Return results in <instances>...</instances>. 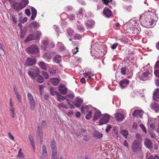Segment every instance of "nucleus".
<instances>
[{"label": "nucleus", "instance_id": "obj_42", "mask_svg": "<svg viewBox=\"0 0 159 159\" xmlns=\"http://www.w3.org/2000/svg\"><path fill=\"white\" fill-rule=\"evenodd\" d=\"M34 35L35 36V38L36 39H39L41 35V33L40 31H38L36 32V33L34 34Z\"/></svg>", "mask_w": 159, "mask_h": 159}, {"label": "nucleus", "instance_id": "obj_6", "mask_svg": "<svg viewBox=\"0 0 159 159\" xmlns=\"http://www.w3.org/2000/svg\"><path fill=\"white\" fill-rule=\"evenodd\" d=\"M26 51L28 53L34 54L38 52L39 49L37 46L34 44L28 47L27 48Z\"/></svg>", "mask_w": 159, "mask_h": 159}, {"label": "nucleus", "instance_id": "obj_64", "mask_svg": "<svg viewBox=\"0 0 159 159\" xmlns=\"http://www.w3.org/2000/svg\"><path fill=\"white\" fill-rule=\"evenodd\" d=\"M154 74L156 76L159 78V70H155Z\"/></svg>", "mask_w": 159, "mask_h": 159}, {"label": "nucleus", "instance_id": "obj_55", "mask_svg": "<svg viewBox=\"0 0 159 159\" xmlns=\"http://www.w3.org/2000/svg\"><path fill=\"white\" fill-rule=\"evenodd\" d=\"M11 17H12V19L14 23H16V22H17V19L16 17V16L14 15H13Z\"/></svg>", "mask_w": 159, "mask_h": 159}, {"label": "nucleus", "instance_id": "obj_56", "mask_svg": "<svg viewBox=\"0 0 159 159\" xmlns=\"http://www.w3.org/2000/svg\"><path fill=\"white\" fill-rule=\"evenodd\" d=\"M44 88V86L43 85H40L39 86V90L40 91V94H42V92L43 91V88Z\"/></svg>", "mask_w": 159, "mask_h": 159}, {"label": "nucleus", "instance_id": "obj_44", "mask_svg": "<svg viewBox=\"0 0 159 159\" xmlns=\"http://www.w3.org/2000/svg\"><path fill=\"white\" fill-rule=\"evenodd\" d=\"M50 93L52 95H56V94H57V93H58V92L54 91V89L53 88L51 87L50 89Z\"/></svg>", "mask_w": 159, "mask_h": 159}, {"label": "nucleus", "instance_id": "obj_14", "mask_svg": "<svg viewBox=\"0 0 159 159\" xmlns=\"http://www.w3.org/2000/svg\"><path fill=\"white\" fill-rule=\"evenodd\" d=\"M58 90L61 94L64 95L67 93V88L63 84H61L58 87Z\"/></svg>", "mask_w": 159, "mask_h": 159}, {"label": "nucleus", "instance_id": "obj_26", "mask_svg": "<svg viewBox=\"0 0 159 159\" xmlns=\"http://www.w3.org/2000/svg\"><path fill=\"white\" fill-rule=\"evenodd\" d=\"M115 116L116 119L120 121L122 120L124 118V115L121 113H117L115 114Z\"/></svg>", "mask_w": 159, "mask_h": 159}, {"label": "nucleus", "instance_id": "obj_20", "mask_svg": "<svg viewBox=\"0 0 159 159\" xmlns=\"http://www.w3.org/2000/svg\"><path fill=\"white\" fill-rule=\"evenodd\" d=\"M103 13L107 17H110L112 15V11L109 9L105 8L103 10Z\"/></svg>", "mask_w": 159, "mask_h": 159}, {"label": "nucleus", "instance_id": "obj_35", "mask_svg": "<svg viewBox=\"0 0 159 159\" xmlns=\"http://www.w3.org/2000/svg\"><path fill=\"white\" fill-rule=\"evenodd\" d=\"M43 57V58L45 59L46 60L48 61H49L51 59V57L50 55L48 53H46L44 54Z\"/></svg>", "mask_w": 159, "mask_h": 159}, {"label": "nucleus", "instance_id": "obj_1", "mask_svg": "<svg viewBox=\"0 0 159 159\" xmlns=\"http://www.w3.org/2000/svg\"><path fill=\"white\" fill-rule=\"evenodd\" d=\"M158 19V17L155 12L148 10L140 16V21L147 27L151 28L156 24Z\"/></svg>", "mask_w": 159, "mask_h": 159}, {"label": "nucleus", "instance_id": "obj_57", "mask_svg": "<svg viewBox=\"0 0 159 159\" xmlns=\"http://www.w3.org/2000/svg\"><path fill=\"white\" fill-rule=\"evenodd\" d=\"M103 3L106 5H107L108 3L111 2L112 0H102Z\"/></svg>", "mask_w": 159, "mask_h": 159}, {"label": "nucleus", "instance_id": "obj_25", "mask_svg": "<svg viewBox=\"0 0 159 159\" xmlns=\"http://www.w3.org/2000/svg\"><path fill=\"white\" fill-rule=\"evenodd\" d=\"M31 10L32 11V16L31 17V19L32 20H34L37 16V10L34 7H31Z\"/></svg>", "mask_w": 159, "mask_h": 159}, {"label": "nucleus", "instance_id": "obj_15", "mask_svg": "<svg viewBox=\"0 0 159 159\" xmlns=\"http://www.w3.org/2000/svg\"><path fill=\"white\" fill-rule=\"evenodd\" d=\"M95 111L94 113V115L93 118V120L95 121L99 118L101 116V113L100 111L96 108V110H94Z\"/></svg>", "mask_w": 159, "mask_h": 159}, {"label": "nucleus", "instance_id": "obj_52", "mask_svg": "<svg viewBox=\"0 0 159 159\" xmlns=\"http://www.w3.org/2000/svg\"><path fill=\"white\" fill-rule=\"evenodd\" d=\"M42 152L43 154H46L47 153V150L46 146L44 145L42 146Z\"/></svg>", "mask_w": 159, "mask_h": 159}, {"label": "nucleus", "instance_id": "obj_45", "mask_svg": "<svg viewBox=\"0 0 159 159\" xmlns=\"http://www.w3.org/2000/svg\"><path fill=\"white\" fill-rule=\"evenodd\" d=\"M121 134L125 137L126 138L128 134L127 130H123L121 131Z\"/></svg>", "mask_w": 159, "mask_h": 159}, {"label": "nucleus", "instance_id": "obj_30", "mask_svg": "<svg viewBox=\"0 0 159 159\" xmlns=\"http://www.w3.org/2000/svg\"><path fill=\"white\" fill-rule=\"evenodd\" d=\"M134 23H135L133 20H130L128 23L127 25V28H130L131 30H132L134 27Z\"/></svg>", "mask_w": 159, "mask_h": 159}, {"label": "nucleus", "instance_id": "obj_61", "mask_svg": "<svg viewBox=\"0 0 159 159\" xmlns=\"http://www.w3.org/2000/svg\"><path fill=\"white\" fill-rule=\"evenodd\" d=\"M73 53L75 54L78 52V48L77 47L75 48V49L72 50Z\"/></svg>", "mask_w": 159, "mask_h": 159}, {"label": "nucleus", "instance_id": "obj_24", "mask_svg": "<svg viewBox=\"0 0 159 159\" xmlns=\"http://www.w3.org/2000/svg\"><path fill=\"white\" fill-rule=\"evenodd\" d=\"M29 139L30 141V143L34 149L35 148V143L34 139L33 138V135L31 134H30L29 135Z\"/></svg>", "mask_w": 159, "mask_h": 159}, {"label": "nucleus", "instance_id": "obj_16", "mask_svg": "<svg viewBox=\"0 0 159 159\" xmlns=\"http://www.w3.org/2000/svg\"><path fill=\"white\" fill-rule=\"evenodd\" d=\"M95 22L92 20L88 21L85 23V25L88 29H90L92 28L94 25Z\"/></svg>", "mask_w": 159, "mask_h": 159}, {"label": "nucleus", "instance_id": "obj_60", "mask_svg": "<svg viewBox=\"0 0 159 159\" xmlns=\"http://www.w3.org/2000/svg\"><path fill=\"white\" fill-rule=\"evenodd\" d=\"M132 8V6L131 5H129L126 7V9L129 11L131 10Z\"/></svg>", "mask_w": 159, "mask_h": 159}, {"label": "nucleus", "instance_id": "obj_32", "mask_svg": "<svg viewBox=\"0 0 159 159\" xmlns=\"http://www.w3.org/2000/svg\"><path fill=\"white\" fill-rule=\"evenodd\" d=\"M93 135L94 137L98 139H100L102 137V134L97 131H94Z\"/></svg>", "mask_w": 159, "mask_h": 159}, {"label": "nucleus", "instance_id": "obj_5", "mask_svg": "<svg viewBox=\"0 0 159 159\" xmlns=\"http://www.w3.org/2000/svg\"><path fill=\"white\" fill-rule=\"evenodd\" d=\"M27 97L29 100L30 108L32 110H34L36 105L35 100L34 97L30 93H27Z\"/></svg>", "mask_w": 159, "mask_h": 159}, {"label": "nucleus", "instance_id": "obj_19", "mask_svg": "<svg viewBox=\"0 0 159 159\" xmlns=\"http://www.w3.org/2000/svg\"><path fill=\"white\" fill-rule=\"evenodd\" d=\"M143 114V112L139 110H135L133 113L132 115L133 116H139L140 118H142V116Z\"/></svg>", "mask_w": 159, "mask_h": 159}, {"label": "nucleus", "instance_id": "obj_12", "mask_svg": "<svg viewBox=\"0 0 159 159\" xmlns=\"http://www.w3.org/2000/svg\"><path fill=\"white\" fill-rule=\"evenodd\" d=\"M129 83V81L127 79H123L120 82V85L121 89H123L127 86Z\"/></svg>", "mask_w": 159, "mask_h": 159}, {"label": "nucleus", "instance_id": "obj_23", "mask_svg": "<svg viewBox=\"0 0 159 159\" xmlns=\"http://www.w3.org/2000/svg\"><path fill=\"white\" fill-rule=\"evenodd\" d=\"M153 98L155 101H157L159 98V89L157 88L153 93Z\"/></svg>", "mask_w": 159, "mask_h": 159}, {"label": "nucleus", "instance_id": "obj_50", "mask_svg": "<svg viewBox=\"0 0 159 159\" xmlns=\"http://www.w3.org/2000/svg\"><path fill=\"white\" fill-rule=\"evenodd\" d=\"M57 106L59 109H61V107L64 108H66L67 107L66 105L63 103L59 104Z\"/></svg>", "mask_w": 159, "mask_h": 159}, {"label": "nucleus", "instance_id": "obj_41", "mask_svg": "<svg viewBox=\"0 0 159 159\" xmlns=\"http://www.w3.org/2000/svg\"><path fill=\"white\" fill-rule=\"evenodd\" d=\"M43 78L41 75H39L37 79V81L39 83H42L44 82Z\"/></svg>", "mask_w": 159, "mask_h": 159}, {"label": "nucleus", "instance_id": "obj_47", "mask_svg": "<svg viewBox=\"0 0 159 159\" xmlns=\"http://www.w3.org/2000/svg\"><path fill=\"white\" fill-rule=\"evenodd\" d=\"M9 105L10 106L9 110L15 109V108L13 107V104L11 98H10L9 99Z\"/></svg>", "mask_w": 159, "mask_h": 159}, {"label": "nucleus", "instance_id": "obj_21", "mask_svg": "<svg viewBox=\"0 0 159 159\" xmlns=\"http://www.w3.org/2000/svg\"><path fill=\"white\" fill-rule=\"evenodd\" d=\"M151 108L153 110L156 112H157L159 110V106L156 103H152L151 104Z\"/></svg>", "mask_w": 159, "mask_h": 159}, {"label": "nucleus", "instance_id": "obj_59", "mask_svg": "<svg viewBox=\"0 0 159 159\" xmlns=\"http://www.w3.org/2000/svg\"><path fill=\"white\" fill-rule=\"evenodd\" d=\"M121 73L123 75L125 74V68L124 67H122L121 68Z\"/></svg>", "mask_w": 159, "mask_h": 159}, {"label": "nucleus", "instance_id": "obj_48", "mask_svg": "<svg viewBox=\"0 0 159 159\" xmlns=\"http://www.w3.org/2000/svg\"><path fill=\"white\" fill-rule=\"evenodd\" d=\"M83 11V10L82 8L80 9L79 11H78L77 16L80 18H81L83 16L82 12Z\"/></svg>", "mask_w": 159, "mask_h": 159}, {"label": "nucleus", "instance_id": "obj_40", "mask_svg": "<svg viewBox=\"0 0 159 159\" xmlns=\"http://www.w3.org/2000/svg\"><path fill=\"white\" fill-rule=\"evenodd\" d=\"M39 27V24L37 22H33L31 24V27L34 28H38Z\"/></svg>", "mask_w": 159, "mask_h": 159}, {"label": "nucleus", "instance_id": "obj_10", "mask_svg": "<svg viewBox=\"0 0 159 159\" xmlns=\"http://www.w3.org/2000/svg\"><path fill=\"white\" fill-rule=\"evenodd\" d=\"M110 116L107 114L102 115V117L99 121L100 125L105 124L108 123L109 120Z\"/></svg>", "mask_w": 159, "mask_h": 159}, {"label": "nucleus", "instance_id": "obj_11", "mask_svg": "<svg viewBox=\"0 0 159 159\" xmlns=\"http://www.w3.org/2000/svg\"><path fill=\"white\" fill-rule=\"evenodd\" d=\"M36 63L35 58L28 57L27 58L25 62V65L27 66H31Z\"/></svg>", "mask_w": 159, "mask_h": 159}, {"label": "nucleus", "instance_id": "obj_28", "mask_svg": "<svg viewBox=\"0 0 159 159\" xmlns=\"http://www.w3.org/2000/svg\"><path fill=\"white\" fill-rule=\"evenodd\" d=\"M134 27L131 31L134 34H138L141 30L140 28L137 26H136L135 25H134Z\"/></svg>", "mask_w": 159, "mask_h": 159}, {"label": "nucleus", "instance_id": "obj_7", "mask_svg": "<svg viewBox=\"0 0 159 159\" xmlns=\"http://www.w3.org/2000/svg\"><path fill=\"white\" fill-rule=\"evenodd\" d=\"M152 77L151 74L148 71L142 73L139 76V79L140 80L144 81L148 80Z\"/></svg>", "mask_w": 159, "mask_h": 159}, {"label": "nucleus", "instance_id": "obj_39", "mask_svg": "<svg viewBox=\"0 0 159 159\" xmlns=\"http://www.w3.org/2000/svg\"><path fill=\"white\" fill-rule=\"evenodd\" d=\"M39 65L42 69L44 70H47V67L46 65L44 62L42 61L39 62Z\"/></svg>", "mask_w": 159, "mask_h": 159}, {"label": "nucleus", "instance_id": "obj_29", "mask_svg": "<svg viewBox=\"0 0 159 159\" xmlns=\"http://www.w3.org/2000/svg\"><path fill=\"white\" fill-rule=\"evenodd\" d=\"M61 56L60 55H56L53 59V61L54 62L57 63H59L61 61Z\"/></svg>", "mask_w": 159, "mask_h": 159}, {"label": "nucleus", "instance_id": "obj_13", "mask_svg": "<svg viewBox=\"0 0 159 159\" xmlns=\"http://www.w3.org/2000/svg\"><path fill=\"white\" fill-rule=\"evenodd\" d=\"M37 137L39 138L40 143H43V134L42 133V129H40V128L39 126H38L37 127Z\"/></svg>", "mask_w": 159, "mask_h": 159}, {"label": "nucleus", "instance_id": "obj_63", "mask_svg": "<svg viewBox=\"0 0 159 159\" xmlns=\"http://www.w3.org/2000/svg\"><path fill=\"white\" fill-rule=\"evenodd\" d=\"M51 74L52 75H54L56 74V70H51L49 71Z\"/></svg>", "mask_w": 159, "mask_h": 159}, {"label": "nucleus", "instance_id": "obj_3", "mask_svg": "<svg viewBox=\"0 0 159 159\" xmlns=\"http://www.w3.org/2000/svg\"><path fill=\"white\" fill-rule=\"evenodd\" d=\"M29 2L28 0H22L19 3H14L12 4V7L15 10L19 11L24 8Z\"/></svg>", "mask_w": 159, "mask_h": 159}, {"label": "nucleus", "instance_id": "obj_18", "mask_svg": "<svg viewBox=\"0 0 159 159\" xmlns=\"http://www.w3.org/2000/svg\"><path fill=\"white\" fill-rule=\"evenodd\" d=\"M83 102V100L81 98H75L74 104L76 107H79Z\"/></svg>", "mask_w": 159, "mask_h": 159}, {"label": "nucleus", "instance_id": "obj_33", "mask_svg": "<svg viewBox=\"0 0 159 159\" xmlns=\"http://www.w3.org/2000/svg\"><path fill=\"white\" fill-rule=\"evenodd\" d=\"M83 75L85 78L91 79V76L93 75L94 74L91 71H88L84 73Z\"/></svg>", "mask_w": 159, "mask_h": 159}, {"label": "nucleus", "instance_id": "obj_4", "mask_svg": "<svg viewBox=\"0 0 159 159\" xmlns=\"http://www.w3.org/2000/svg\"><path fill=\"white\" fill-rule=\"evenodd\" d=\"M40 71L39 69L36 67H34L30 69L28 72V74L32 79L34 80L36 77L39 75Z\"/></svg>", "mask_w": 159, "mask_h": 159}, {"label": "nucleus", "instance_id": "obj_36", "mask_svg": "<svg viewBox=\"0 0 159 159\" xmlns=\"http://www.w3.org/2000/svg\"><path fill=\"white\" fill-rule=\"evenodd\" d=\"M33 40H36V38H35V36L34 34H29L27 37L26 41H29Z\"/></svg>", "mask_w": 159, "mask_h": 159}, {"label": "nucleus", "instance_id": "obj_37", "mask_svg": "<svg viewBox=\"0 0 159 159\" xmlns=\"http://www.w3.org/2000/svg\"><path fill=\"white\" fill-rule=\"evenodd\" d=\"M17 157L20 159H22L25 158V155L22 152V149L20 148L18 151V154Z\"/></svg>", "mask_w": 159, "mask_h": 159}, {"label": "nucleus", "instance_id": "obj_51", "mask_svg": "<svg viewBox=\"0 0 159 159\" xmlns=\"http://www.w3.org/2000/svg\"><path fill=\"white\" fill-rule=\"evenodd\" d=\"M11 112V116L13 118L15 117V109L10 110Z\"/></svg>", "mask_w": 159, "mask_h": 159}, {"label": "nucleus", "instance_id": "obj_38", "mask_svg": "<svg viewBox=\"0 0 159 159\" xmlns=\"http://www.w3.org/2000/svg\"><path fill=\"white\" fill-rule=\"evenodd\" d=\"M52 155L51 157V159H59V156L58 154L57 151L52 152Z\"/></svg>", "mask_w": 159, "mask_h": 159}, {"label": "nucleus", "instance_id": "obj_43", "mask_svg": "<svg viewBox=\"0 0 159 159\" xmlns=\"http://www.w3.org/2000/svg\"><path fill=\"white\" fill-rule=\"evenodd\" d=\"M27 20V18L26 17H25L22 19V17H20L19 18V21L20 22H21V23L24 24V23L26 22Z\"/></svg>", "mask_w": 159, "mask_h": 159}, {"label": "nucleus", "instance_id": "obj_17", "mask_svg": "<svg viewBox=\"0 0 159 159\" xmlns=\"http://www.w3.org/2000/svg\"><path fill=\"white\" fill-rule=\"evenodd\" d=\"M51 146L52 149V152L57 151L56 143L54 139H52L51 141Z\"/></svg>", "mask_w": 159, "mask_h": 159}, {"label": "nucleus", "instance_id": "obj_54", "mask_svg": "<svg viewBox=\"0 0 159 159\" xmlns=\"http://www.w3.org/2000/svg\"><path fill=\"white\" fill-rule=\"evenodd\" d=\"M140 126L142 129V130L145 132V133H146L147 130L145 126L143 124H141L140 125Z\"/></svg>", "mask_w": 159, "mask_h": 159}, {"label": "nucleus", "instance_id": "obj_8", "mask_svg": "<svg viewBox=\"0 0 159 159\" xmlns=\"http://www.w3.org/2000/svg\"><path fill=\"white\" fill-rule=\"evenodd\" d=\"M56 95L57 96V100L59 102H61L65 99H66V101L68 104H70V100L69 98H70V95L69 94L66 95L65 96H61L58 93H57Z\"/></svg>", "mask_w": 159, "mask_h": 159}, {"label": "nucleus", "instance_id": "obj_31", "mask_svg": "<svg viewBox=\"0 0 159 159\" xmlns=\"http://www.w3.org/2000/svg\"><path fill=\"white\" fill-rule=\"evenodd\" d=\"M50 82L54 85H57L59 82V80L57 78H53L50 80Z\"/></svg>", "mask_w": 159, "mask_h": 159}, {"label": "nucleus", "instance_id": "obj_46", "mask_svg": "<svg viewBox=\"0 0 159 159\" xmlns=\"http://www.w3.org/2000/svg\"><path fill=\"white\" fill-rule=\"evenodd\" d=\"M41 73L46 79L49 78V76L47 73L44 71H42Z\"/></svg>", "mask_w": 159, "mask_h": 159}, {"label": "nucleus", "instance_id": "obj_9", "mask_svg": "<svg viewBox=\"0 0 159 159\" xmlns=\"http://www.w3.org/2000/svg\"><path fill=\"white\" fill-rule=\"evenodd\" d=\"M132 148L135 152L139 150L141 148L140 143L138 140H135L132 145Z\"/></svg>", "mask_w": 159, "mask_h": 159}, {"label": "nucleus", "instance_id": "obj_27", "mask_svg": "<svg viewBox=\"0 0 159 159\" xmlns=\"http://www.w3.org/2000/svg\"><path fill=\"white\" fill-rule=\"evenodd\" d=\"M155 119L151 118L149 119L148 121V125H149L150 127L152 129H154L155 128V124L153 123H152V122H154Z\"/></svg>", "mask_w": 159, "mask_h": 159}, {"label": "nucleus", "instance_id": "obj_49", "mask_svg": "<svg viewBox=\"0 0 159 159\" xmlns=\"http://www.w3.org/2000/svg\"><path fill=\"white\" fill-rule=\"evenodd\" d=\"M147 159H159V157L157 155H153L151 156L149 158Z\"/></svg>", "mask_w": 159, "mask_h": 159}, {"label": "nucleus", "instance_id": "obj_53", "mask_svg": "<svg viewBox=\"0 0 159 159\" xmlns=\"http://www.w3.org/2000/svg\"><path fill=\"white\" fill-rule=\"evenodd\" d=\"M4 54V50L2 48L1 44H0V54L3 55Z\"/></svg>", "mask_w": 159, "mask_h": 159}, {"label": "nucleus", "instance_id": "obj_34", "mask_svg": "<svg viewBox=\"0 0 159 159\" xmlns=\"http://www.w3.org/2000/svg\"><path fill=\"white\" fill-rule=\"evenodd\" d=\"M57 46L60 51H62L65 49V47L63 45V44L61 42H58Z\"/></svg>", "mask_w": 159, "mask_h": 159}, {"label": "nucleus", "instance_id": "obj_58", "mask_svg": "<svg viewBox=\"0 0 159 159\" xmlns=\"http://www.w3.org/2000/svg\"><path fill=\"white\" fill-rule=\"evenodd\" d=\"M8 134L10 139H11L13 141H14V137L11 134L10 132L8 133Z\"/></svg>", "mask_w": 159, "mask_h": 159}, {"label": "nucleus", "instance_id": "obj_62", "mask_svg": "<svg viewBox=\"0 0 159 159\" xmlns=\"http://www.w3.org/2000/svg\"><path fill=\"white\" fill-rule=\"evenodd\" d=\"M75 38L76 39L80 40L81 38V35L80 34H76L75 36Z\"/></svg>", "mask_w": 159, "mask_h": 159}, {"label": "nucleus", "instance_id": "obj_2", "mask_svg": "<svg viewBox=\"0 0 159 159\" xmlns=\"http://www.w3.org/2000/svg\"><path fill=\"white\" fill-rule=\"evenodd\" d=\"M93 110H96V108L90 105L82 106L81 108L82 113L86 114L85 118L87 120H89L91 118L92 111Z\"/></svg>", "mask_w": 159, "mask_h": 159}, {"label": "nucleus", "instance_id": "obj_22", "mask_svg": "<svg viewBox=\"0 0 159 159\" xmlns=\"http://www.w3.org/2000/svg\"><path fill=\"white\" fill-rule=\"evenodd\" d=\"M144 144L146 147L149 149L152 148V144L150 139H146L144 142Z\"/></svg>", "mask_w": 159, "mask_h": 159}]
</instances>
